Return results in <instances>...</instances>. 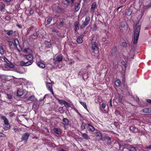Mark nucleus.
<instances>
[{"mask_svg": "<svg viewBox=\"0 0 151 151\" xmlns=\"http://www.w3.org/2000/svg\"><path fill=\"white\" fill-rule=\"evenodd\" d=\"M8 42H9V46L10 49L13 50L14 48L13 46L14 45V43L11 41H8Z\"/></svg>", "mask_w": 151, "mask_h": 151, "instance_id": "obj_28", "label": "nucleus"}, {"mask_svg": "<svg viewBox=\"0 0 151 151\" xmlns=\"http://www.w3.org/2000/svg\"><path fill=\"white\" fill-rule=\"evenodd\" d=\"M131 145L125 143L123 147V148H126L128 150V149L131 146Z\"/></svg>", "mask_w": 151, "mask_h": 151, "instance_id": "obj_35", "label": "nucleus"}, {"mask_svg": "<svg viewBox=\"0 0 151 151\" xmlns=\"http://www.w3.org/2000/svg\"><path fill=\"white\" fill-rule=\"evenodd\" d=\"M81 136L83 137V138L86 139H90L89 136L86 133H83L81 132Z\"/></svg>", "mask_w": 151, "mask_h": 151, "instance_id": "obj_26", "label": "nucleus"}, {"mask_svg": "<svg viewBox=\"0 0 151 151\" xmlns=\"http://www.w3.org/2000/svg\"><path fill=\"white\" fill-rule=\"evenodd\" d=\"M5 5L4 4H2L0 5V10L1 12L4 11Z\"/></svg>", "mask_w": 151, "mask_h": 151, "instance_id": "obj_33", "label": "nucleus"}, {"mask_svg": "<svg viewBox=\"0 0 151 151\" xmlns=\"http://www.w3.org/2000/svg\"><path fill=\"white\" fill-rule=\"evenodd\" d=\"M122 45L124 47H127V44L125 42H123L122 43Z\"/></svg>", "mask_w": 151, "mask_h": 151, "instance_id": "obj_54", "label": "nucleus"}, {"mask_svg": "<svg viewBox=\"0 0 151 151\" xmlns=\"http://www.w3.org/2000/svg\"><path fill=\"white\" fill-rule=\"evenodd\" d=\"M86 125V124H85L84 122H82V124L81 126V130H83L85 129V126Z\"/></svg>", "mask_w": 151, "mask_h": 151, "instance_id": "obj_43", "label": "nucleus"}, {"mask_svg": "<svg viewBox=\"0 0 151 151\" xmlns=\"http://www.w3.org/2000/svg\"><path fill=\"white\" fill-rule=\"evenodd\" d=\"M63 56L61 55H58L56 57V59L54 58L53 59L54 61V63L56 65L59 62L63 60Z\"/></svg>", "mask_w": 151, "mask_h": 151, "instance_id": "obj_6", "label": "nucleus"}, {"mask_svg": "<svg viewBox=\"0 0 151 151\" xmlns=\"http://www.w3.org/2000/svg\"><path fill=\"white\" fill-rule=\"evenodd\" d=\"M37 65L40 68H45V64L41 62H39L37 63Z\"/></svg>", "mask_w": 151, "mask_h": 151, "instance_id": "obj_20", "label": "nucleus"}, {"mask_svg": "<svg viewBox=\"0 0 151 151\" xmlns=\"http://www.w3.org/2000/svg\"><path fill=\"white\" fill-rule=\"evenodd\" d=\"M96 137H97V139L98 140L103 139H102V134L100 132H96Z\"/></svg>", "mask_w": 151, "mask_h": 151, "instance_id": "obj_13", "label": "nucleus"}, {"mask_svg": "<svg viewBox=\"0 0 151 151\" xmlns=\"http://www.w3.org/2000/svg\"><path fill=\"white\" fill-rule=\"evenodd\" d=\"M5 19L8 20H9L10 19V18L9 16L7 15L5 17Z\"/></svg>", "mask_w": 151, "mask_h": 151, "instance_id": "obj_62", "label": "nucleus"}, {"mask_svg": "<svg viewBox=\"0 0 151 151\" xmlns=\"http://www.w3.org/2000/svg\"><path fill=\"white\" fill-rule=\"evenodd\" d=\"M39 105L38 104V101L37 100L35 101L32 105V109L35 111H37L39 108Z\"/></svg>", "mask_w": 151, "mask_h": 151, "instance_id": "obj_9", "label": "nucleus"}, {"mask_svg": "<svg viewBox=\"0 0 151 151\" xmlns=\"http://www.w3.org/2000/svg\"><path fill=\"white\" fill-rule=\"evenodd\" d=\"M96 7V2H93L91 5V12L93 13L95 11V9Z\"/></svg>", "mask_w": 151, "mask_h": 151, "instance_id": "obj_12", "label": "nucleus"}, {"mask_svg": "<svg viewBox=\"0 0 151 151\" xmlns=\"http://www.w3.org/2000/svg\"><path fill=\"white\" fill-rule=\"evenodd\" d=\"M77 43L80 44L83 42L82 37L81 36H79L77 39Z\"/></svg>", "mask_w": 151, "mask_h": 151, "instance_id": "obj_29", "label": "nucleus"}, {"mask_svg": "<svg viewBox=\"0 0 151 151\" xmlns=\"http://www.w3.org/2000/svg\"><path fill=\"white\" fill-rule=\"evenodd\" d=\"M1 119L4 121V124H9L8 119L5 116H2L1 117Z\"/></svg>", "mask_w": 151, "mask_h": 151, "instance_id": "obj_18", "label": "nucleus"}, {"mask_svg": "<svg viewBox=\"0 0 151 151\" xmlns=\"http://www.w3.org/2000/svg\"><path fill=\"white\" fill-rule=\"evenodd\" d=\"M145 148L146 149H149L151 150V145H150L149 146H146Z\"/></svg>", "mask_w": 151, "mask_h": 151, "instance_id": "obj_59", "label": "nucleus"}, {"mask_svg": "<svg viewBox=\"0 0 151 151\" xmlns=\"http://www.w3.org/2000/svg\"><path fill=\"white\" fill-rule=\"evenodd\" d=\"M115 144H118L119 146V148L120 150L122 146V145L121 144L120 140H119L118 141H116L115 142Z\"/></svg>", "mask_w": 151, "mask_h": 151, "instance_id": "obj_40", "label": "nucleus"}, {"mask_svg": "<svg viewBox=\"0 0 151 151\" xmlns=\"http://www.w3.org/2000/svg\"><path fill=\"white\" fill-rule=\"evenodd\" d=\"M10 125L9 124H5V126H4V129L5 130H7L9 129Z\"/></svg>", "mask_w": 151, "mask_h": 151, "instance_id": "obj_41", "label": "nucleus"}, {"mask_svg": "<svg viewBox=\"0 0 151 151\" xmlns=\"http://www.w3.org/2000/svg\"><path fill=\"white\" fill-rule=\"evenodd\" d=\"M143 111L145 113H150L151 111L150 110H149L148 108H144L143 109Z\"/></svg>", "mask_w": 151, "mask_h": 151, "instance_id": "obj_42", "label": "nucleus"}, {"mask_svg": "<svg viewBox=\"0 0 151 151\" xmlns=\"http://www.w3.org/2000/svg\"><path fill=\"white\" fill-rule=\"evenodd\" d=\"M23 94V92L20 89L18 88L17 90V95L18 96L21 97Z\"/></svg>", "mask_w": 151, "mask_h": 151, "instance_id": "obj_22", "label": "nucleus"}, {"mask_svg": "<svg viewBox=\"0 0 151 151\" xmlns=\"http://www.w3.org/2000/svg\"><path fill=\"white\" fill-rule=\"evenodd\" d=\"M7 97L9 99H12V96L10 94H7Z\"/></svg>", "mask_w": 151, "mask_h": 151, "instance_id": "obj_52", "label": "nucleus"}, {"mask_svg": "<svg viewBox=\"0 0 151 151\" xmlns=\"http://www.w3.org/2000/svg\"><path fill=\"white\" fill-rule=\"evenodd\" d=\"M90 20V18L89 16H86L85 18L84 22L80 26V28L82 29L87 26L89 23Z\"/></svg>", "mask_w": 151, "mask_h": 151, "instance_id": "obj_3", "label": "nucleus"}, {"mask_svg": "<svg viewBox=\"0 0 151 151\" xmlns=\"http://www.w3.org/2000/svg\"><path fill=\"white\" fill-rule=\"evenodd\" d=\"M48 95L47 94H46L44 96L43 99H42L40 100L38 103L39 106H41L43 105L44 103V101H44L45 98Z\"/></svg>", "mask_w": 151, "mask_h": 151, "instance_id": "obj_19", "label": "nucleus"}, {"mask_svg": "<svg viewBox=\"0 0 151 151\" xmlns=\"http://www.w3.org/2000/svg\"><path fill=\"white\" fill-rule=\"evenodd\" d=\"M98 45L97 42H93L91 45V50L92 52H96L98 53L99 52V50L98 48Z\"/></svg>", "mask_w": 151, "mask_h": 151, "instance_id": "obj_2", "label": "nucleus"}, {"mask_svg": "<svg viewBox=\"0 0 151 151\" xmlns=\"http://www.w3.org/2000/svg\"><path fill=\"white\" fill-rule=\"evenodd\" d=\"M62 121L63 122V124L64 126L67 125H68L69 121L66 118H63L62 120Z\"/></svg>", "mask_w": 151, "mask_h": 151, "instance_id": "obj_21", "label": "nucleus"}, {"mask_svg": "<svg viewBox=\"0 0 151 151\" xmlns=\"http://www.w3.org/2000/svg\"><path fill=\"white\" fill-rule=\"evenodd\" d=\"M79 23L78 22L76 21L74 23V27H75V31L76 32H77L79 29Z\"/></svg>", "mask_w": 151, "mask_h": 151, "instance_id": "obj_23", "label": "nucleus"}, {"mask_svg": "<svg viewBox=\"0 0 151 151\" xmlns=\"http://www.w3.org/2000/svg\"><path fill=\"white\" fill-rule=\"evenodd\" d=\"M102 140H103L105 143L108 145H111L113 141V140H112L111 138L108 136L104 137Z\"/></svg>", "mask_w": 151, "mask_h": 151, "instance_id": "obj_4", "label": "nucleus"}, {"mask_svg": "<svg viewBox=\"0 0 151 151\" xmlns=\"http://www.w3.org/2000/svg\"><path fill=\"white\" fill-rule=\"evenodd\" d=\"M146 101L148 103L151 104V100L150 99H147Z\"/></svg>", "mask_w": 151, "mask_h": 151, "instance_id": "obj_64", "label": "nucleus"}, {"mask_svg": "<svg viewBox=\"0 0 151 151\" xmlns=\"http://www.w3.org/2000/svg\"><path fill=\"white\" fill-rule=\"evenodd\" d=\"M45 45L46 47L47 48H50L52 46V44L48 42H47L46 43Z\"/></svg>", "mask_w": 151, "mask_h": 151, "instance_id": "obj_44", "label": "nucleus"}, {"mask_svg": "<svg viewBox=\"0 0 151 151\" xmlns=\"http://www.w3.org/2000/svg\"><path fill=\"white\" fill-rule=\"evenodd\" d=\"M80 4L77 2H75V10L76 11H78L80 8Z\"/></svg>", "mask_w": 151, "mask_h": 151, "instance_id": "obj_24", "label": "nucleus"}, {"mask_svg": "<svg viewBox=\"0 0 151 151\" xmlns=\"http://www.w3.org/2000/svg\"><path fill=\"white\" fill-rule=\"evenodd\" d=\"M132 11L131 9H128L126 10L125 14L128 16H130L132 14Z\"/></svg>", "mask_w": 151, "mask_h": 151, "instance_id": "obj_31", "label": "nucleus"}, {"mask_svg": "<svg viewBox=\"0 0 151 151\" xmlns=\"http://www.w3.org/2000/svg\"><path fill=\"white\" fill-rule=\"evenodd\" d=\"M117 47L116 46H115L112 50L111 53V55L112 56H114L116 55V53Z\"/></svg>", "mask_w": 151, "mask_h": 151, "instance_id": "obj_15", "label": "nucleus"}, {"mask_svg": "<svg viewBox=\"0 0 151 151\" xmlns=\"http://www.w3.org/2000/svg\"><path fill=\"white\" fill-rule=\"evenodd\" d=\"M106 106V104L105 103H102L101 105V107L103 108H104Z\"/></svg>", "mask_w": 151, "mask_h": 151, "instance_id": "obj_55", "label": "nucleus"}, {"mask_svg": "<svg viewBox=\"0 0 151 151\" xmlns=\"http://www.w3.org/2000/svg\"><path fill=\"white\" fill-rule=\"evenodd\" d=\"M121 64L122 66V69L124 71H125L127 66V64L124 61L121 62Z\"/></svg>", "mask_w": 151, "mask_h": 151, "instance_id": "obj_17", "label": "nucleus"}, {"mask_svg": "<svg viewBox=\"0 0 151 151\" xmlns=\"http://www.w3.org/2000/svg\"><path fill=\"white\" fill-rule=\"evenodd\" d=\"M54 11L58 13H64L65 12L64 9L59 6H55Z\"/></svg>", "mask_w": 151, "mask_h": 151, "instance_id": "obj_5", "label": "nucleus"}, {"mask_svg": "<svg viewBox=\"0 0 151 151\" xmlns=\"http://www.w3.org/2000/svg\"><path fill=\"white\" fill-rule=\"evenodd\" d=\"M141 25H138L137 26L135 30L134 38L133 43L135 44L137 43L139 38V32L140 29Z\"/></svg>", "mask_w": 151, "mask_h": 151, "instance_id": "obj_1", "label": "nucleus"}, {"mask_svg": "<svg viewBox=\"0 0 151 151\" xmlns=\"http://www.w3.org/2000/svg\"><path fill=\"white\" fill-rule=\"evenodd\" d=\"M34 27L33 26H31L28 29V30L27 31V32H28V33H29L30 31L32 32L34 31Z\"/></svg>", "mask_w": 151, "mask_h": 151, "instance_id": "obj_36", "label": "nucleus"}, {"mask_svg": "<svg viewBox=\"0 0 151 151\" xmlns=\"http://www.w3.org/2000/svg\"><path fill=\"white\" fill-rule=\"evenodd\" d=\"M104 43V44H107V45L108 44H109L110 42V41L109 40H104L103 41Z\"/></svg>", "mask_w": 151, "mask_h": 151, "instance_id": "obj_53", "label": "nucleus"}, {"mask_svg": "<svg viewBox=\"0 0 151 151\" xmlns=\"http://www.w3.org/2000/svg\"><path fill=\"white\" fill-rule=\"evenodd\" d=\"M87 129L90 131L93 132L95 130L94 127L90 124H87Z\"/></svg>", "mask_w": 151, "mask_h": 151, "instance_id": "obj_14", "label": "nucleus"}, {"mask_svg": "<svg viewBox=\"0 0 151 151\" xmlns=\"http://www.w3.org/2000/svg\"><path fill=\"white\" fill-rule=\"evenodd\" d=\"M9 68H14L15 67V66L14 65L12 64V63H11L9 64Z\"/></svg>", "mask_w": 151, "mask_h": 151, "instance_id": "obj_57", "label": "nucleus"}, {"mask_svg": "<svg viewBox=\"0 0 151 151\" xmlns=\"http://www.w3.org/2000/svg\"><path fill=\"white\" fill-rule=\"evenodd\" d=\"M16 40H17V42H18V44L19 45V42L17 38H15L14 39V45L15 46L16 48H17V50L19 52L21 51L22 50V49L21 47H20V48L19 49L17 47L18 44L17 43H16Z\"/></svg>", "mask_w": 151, "mask_h": 151, "instance_id": "obj_11", "label": "nucleus"}, {"mask_svg": "<svg viewBox=\"0 0 151 151\" xmlns=\"http://www.w3.org/2000/svg\"><path fill=\"white\" fill-rule=\"evenodd\" d=\"M37 100L33 96H32L29 97L27 99V100L30 101H33L34 102L35 101H36Z\"/></svg>", "mask_w": 151, "mask_h": 151, "instance_id": "obj_27", "label": "nucleus"}, {"mask_svg": "<svg viewBox=\"0 0 151 151\" xmlns=\"http://www.w3.org/2000/svg\"><path fill=\"white\" fill-rule=\"evenodd\" d=\"M121 82L119 80H116L115 81V85L117 86H120Z\"/></svg>", "mask_w": 151, "mask_h": 151, "instance_id": "obj_45", "label": "nucleus"}, {"mask_svg": "<svg viewBox=\"0 0 151 151\" xmlns=\"http://www.w3.org/2000/svg\"><path fill=\"white\" fill-rule=\"evenodd\" d=\"M34 13V10L32 8H31L29 11V13L30 14H32Z\"/></svg>", "mask_w": 151, "mask_h": 151, "instance_id": "obj_58", "label": "nucleus"}, {"mask_svg": "<svg viewBox=\"0 0 151 151\" xmlns=\"http://www.w3.org/2000/svg\"><path fill=\"white\" fill-rule=\"evenodd\" d=\"M4 31L6 32V34L9 36L11 35L13 33V30H5Z\"/></svg>", "mask_w": 151, "mask_h": 151, "instance_id": "obj_32", "label": "nucleus"}, {"mask_svg": "<svg viewBox=\"0 0 151 151\" xmlns=\"http://www.w3.org/2000/svg\"><path fill=\"white\" fill-rule=\"evenodd\" d=\"M46 86L48 89L49 90L52 89V85L50 83H46Z\"/></svg>", "mask_w": 151, "mask_h": 151, "instance_id": "obj_30", "label": "nucleus"}, {"mask_svg": "<svg viewBox=\"0 0 151 151\" xmlns=\"http://www.w3.org/2000/svg\"><path fill=\"white\" fill-rule=\"evenodd\" d=\"M123 98L122 96L120 94H118V101L120 102H122V99Z\"/></svg>", "mask_w": 151, "mask_h": 151, "instance_id": "obj_38", "label": "nucleus"}, {"mask_svg": "<svg viewBox=\"0 0 151 151\" xmlns=\"http://www.w3.org/2000/svg\"><path fill=\"white\" fill-rule=\"evenodd\" d=\"M83 72V69H81L79 72L78 73V75H82V73Z\"/></svg>", "mask_w": 151, "mask_h": 151, "instance_id": "obj_61", "label": "nucleus"}, {"mask_svg": "<svg viewBox=\"0 0 151 151\" xmlns=\"http://www.w3.org/2000/svg\"><path fill=\"white\" fill-rule=\"evenodd\" d=\"M59 103L60 104H63L64 105L65 101L63 100L58 99Z\"/></svg>", "mask_w": 151, "mask_h": 151, "instance_id": "obj_50", "label": "nucleus"}, {"mask_svg": "<svg viewBox=\"0 0 151 151\" xmlns=\"http://www.w3.org/2000/svg\"><path fill=\"white\" fill-rule=\"evenodd\" d=\"M52 20V18L51 17H49L47 19V24H49Z\"/></svg>", "mask_w": 151, "mask_h": 151, "instance_id": "obj_51", "label": "nucleus"}, {"mask_svg": "<svg viewBox=\"0 0 151 151\" xmlns=\"http://www.w3.org/2000/svg\"><path fill=\"white\" fill-rule=\"evenodd\" d=\"M30 134L29 133H25L22 137L21 139L22 141H24L26 142Z\"/></svg>", "mask_w": 151, "mask_h": 151, "instance_id": "obj_8", "label": "nucleus"}, {"mask_svg": "<svg viewBox=\"0 0 151 151\" xmlns=\"http://www.w3.org/2000/svg\"><path fill=\"white\" fill-rule=\"evenodd\" d=\"M80 102L81 104L86 109H87V106L85 103L81 101H80Z\"/></svg>", "mask_w": 151, "mask_h": 151, "instance_id": "obj_48", "label": "nucleus"}, {"mask_svg": "<svg viewBox=\"0 0 151 151\" xmlns=\"http://www.w3.org/2000/svg\"><path fill=\"white\" fill-rule=\"evenodd\" d=\"M25 58L27 60H29L28 61L33 62V57L32 54H29L28 55H24Z\"/></svg>", "mask_w": 151, "mask_h": 151, "instance_id": "obj_10", "label": "nucleus"}, {"mask_svg": "<svg viewBox=\"0 0 151 151\" xmlns=\"http://www.w3.org/2000/svg\"><path fill=\"white\" fill-rule=\"evenodd\" d=\"M67 105L69 107H71V105L70 104L65 101V103L64 104V106L66 107V106Z\"/></svg>", "mask_w": 151, "mask_h": 151, "instance_id": "obj_56", "label": "nucleus"}, {"mask_svg": "<svg viewBox=\"0 0 151 151\" xmlns=\"http://www.w3.org/2000/svg\"><path fill=\"white\" fill-rule=\"evenodd\" d=\"M32 35L35 37H36L35 38V39H37V37L39 35V33L38 32H35L32 34Z\"/></svg>", "mask_w": 151, "mask_h": 151, "instance_id": "obj_39", "label": "nucleus"}, {"mask_svg": "<svg viewBox=\"0 0 151 151\" xmlns=\"http://www.w3.org/2000/svg\"><path fill=\"white\" fill-rule=\"evenodd\" d=\"M32 63V61H28L25 62L24 61H21L20 62L19 65L21 66H27L31 65Z\"/></svg>", "mask_w": 151, "mask_h": 151, "instance_id": "obj_7", "label": "nucleus"}, {"mask_svg": "<svg viewBox=\"0 0 151 151\" xmlns=\"http://www.w3.org/2000/svg\"><path fill=\"white\" fill-rule=\"evenodd\" d=\"M70 2V0H63V3L65 5H67Z\"/></svg>", "mask_w": 151, "mask_h": 151, "instance_id": "obj_47", "label": "nucleus"}, {"mask_svg": "<svg viewBox=\"0 0 151 151\" xmlns=\"http://www.w3.org/2000/svg\"><path fill=\"white\" fill-rule=\"evenodd\" d=\"M128 150L129 151H137L136 148L132 145H131Z\"/></svg>", "mask_w": 151, "mask_h": 151, "instance_id": "obj_34", "label": "nucleus"}, {"mask_svg": "<svg viewBox=\"0 0 151 151\" xmlns=\"http://www.w3.org/2000/svg\"><path fill=\"white\" fill-rule=\"evenodd\" d=\"M129 129L132 131L134 132H137L138 131V128H136V127L133 126H131L130 127Z\"/></svg>", "mask_w": 151, "mask_h": 151, "instance_id": "obj_16", "label": "nucleus"}, {"mask_svg": "<svg viewBox=\"0 0 151 151\" xmlns=\"http://www.w3.org/2000/svg\"><path fill=\"white\" fill-rule=\"evenodd\" d=\"M3 58L4 61L8 64H10L11 63V62L10 61L6 58L5 56L3 57Z\"/></svg>", "mask_w": 151, "mask_h": 151, "instance_id": "obj_37", "label": "nucleus"}, {"mask_svg": "<svg viewBox=\"0 0 151 151\" xmlns=\"http://www.w3.org/2000/svg\"><path fill=\"white\" fill-rule=\"evenodd\" d=\"M120 142L121 144L122 145V146L123 147L124 144L125 143H124V141L121 140H120Z\"/></svg>", "mask_w": 151, "mask_h": 151, "instance_id": "obj_63", "label": "nucleus"}, {"mask_svg": "<svg viewBox=\"0 0 151 151\" xmlns=\"http://www.w3.org/2000/svg\"><path fill=\"white\" fill-rule=\"evenodd\" d=\"M0 53L1 55L4 54V51L3 47L1 46H0Z\"/></svg>", "mask_w": 151, "mask_h": 151, "instance_id": "obj_49", "label": "nucleus"}, {"mask_svg": "<svg viewBox=\"0 0 151 151\" xmlns=\"http://www.w3.org/2000/svg\"><path fill=\"white\" fill-rule=\"evenodd\" d=\"M53 132L56 134H61V132L59 130L58 128H54L53 129Z\"/></svg>", "mask_w": 151, "mask_h": 151, "instance_id": "obj_25", "label": "nucleus"}, {"mask_svg": "<svg viewBox=\"0 0 151 151\" xmlns=\"http://www.w3.org/2000/svg\"><path fill=\"white\" fill-rule=\"evenodd\" d=\"M0 137L4 138L6 137V135L4 134L0 133Z\"/></svg>", "mask_w": 151, "mask_h": 151, "instance_id": "obj_60", "label": "nucleus"}, {"mask_svg": "<svg viewBox=\"0 0 151 151\" xmlns=\"http://www.w3.org/2000/svg\"><path fill=\"white\" fill-rule=\"evenodd\" d=\"M82 76L84 80H85V79H87L88 77V75L86 73H84Z\"/></svg>", "mask_w": 151, "mask_h": 151, "instance_id": "obj_46", "label": "nucleus"}]
</instances>
